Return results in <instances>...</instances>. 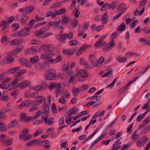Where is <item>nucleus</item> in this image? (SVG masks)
Instances as JSON below:
<instances>
[{
    "instance_id": "63",
    "label": "nucleus",
    "mask_w": 150,
    "mask_h": 150,
    "mask_svg": "<svg viewBox=\"0 0 150 150\" xmlns=\"http://www.w3.org/2000/svg\"><path fill=\"white\" fill-rule=\"evenodd\" d=\"M150 121V117H147L143 122V123L144 125H147L149 122Z\"/></svg>"
},
{
    "instance_id": "29",
    "label": "nucleus",
    "mask_w": 150,
    "mask_h": 150,
    "mask_svg": "<svg viewBox=\"0 0 150 150\" xmlns=\"http://www.w3.org/2000/svg\"><path fill=\"white\" fill-rule=\"evenodd\" d=\"M71 25L73 28H75L78 24V22L77 20L74 19L71 22Z\"/></svg>"
},
{
    "instance_id": "19",
    "label": "nucleus",
    "mask_w": 150,
    "mask_h": 150,
    "mask_svg": "<svg viewBox=\"0 0 150 150\" xmlns=\"http://www.w3.org/2000/svg\"><path fill=\"white\" fill-rule=\"evenodd\" d=\"M29 130L28 128H25L24 129L19 137L20 140H22L25 137V134L28 132Z\"/></svg>"
},
{
    "instance_id": "61",
    "label": "nucleus",
    "mask_w": 150,
    "mask_h": 150,
    "mask_svg": "<svg viewBox=\"0 0 150 150\" xmlns=\"http://www.w3.org/2000/svg\"><path fill=\"white\" fill-rule=\"evenodd\" d=\"M18 92L16 90L13 91L10 94L11 96H17L18 95Z\"/></svg>"
},
{
    "instance_id": "12",
    "label": "nucleus",
    "mask_w": 150,
    "mask_h": 150,
    "mask_svg": "<svg viewBox=\"0 0 150 150\" xmlns=\"http://www.w3.org/2000/svg\"><path fill=\"white\" fill-rule=\"evenodd\" d=\"M101 20L103 24H105L107 23L108 20V15L106 12L102 16Z\"/></svg>"
},
{
    "instance_id": "26",
    "label": "nucleus",
    "mask_w": 150,
    "mask_h": 150,
    "mask_svg": "<svg viewBox=\"0 0 150 150\" xmlns=\"http://www.w3.org/2000/svg\"><path fill=\"white\" fill-rule=\"evenodd\" d=\"M79 7L78 6L75 8V10H73V13H74V17L75 18H77L80 14V11H79Z\"/></svg>"
},
{
    "instance_id": "6",
    "label": "nucleus",
    "mask_w": 150,
    "mask_h": 150,
    "mask_svg": "<svg viewBox=\"0 0 150 150\" xmlns=\"http://www.w3.org/2000/svg\"><path fill=\"white\" fill-rule=\"evenodd\" d=\"M40 139H39L36 140H33L28 142L25 144V146L28 147L29 146H33L35 145L40 144Z\"/></svg>"
},
{
    "instance_id": "15",
    "label": "nucleus",
    "mask_w": 150,
    "mask_h": 150,
    "mask_svg": "<svg viewBox=\"0 0 150 150\" xmlns=\"http://www.w3.org/2000/svg\"><path fill=\"white\" fill-rule=\"evenodd\" d=\"M69 21L70 18L69 17L65 16L63 17L61 24L63 25H66L68 23Z\"/></svg>"
},
{
    "instance_id": "27",
    "label": "nucleus",
    "mask_w": 150,
    "mask_h": 150,
    "mask_svg": "<svg viewBox=\"0 0 150 150\" xmlns=\"http://www.w3.org/2000/svg\"><path fill=\"white\" fill-rule=\"evenodd\" d=\"M125 28V24L124 23H123L118 27L117 29L119 31L121 32L124 31Z\"/></svg>"
},
{
    "instance_id": "62",
    "label": "nucleus",
    "mask_w": 150,
    "mask_h": 150,
    "mask_svg": "<svg viewBox=\"0 0 150 150\" xmlns=\"http://www.w3.org/2000/svg\"><path fill=\"white\" fill-rule=\"evenodd\" d=\"M19 27V25L18 24H14L12 26V28L13 30H17Z\"/></svg>"
},
{
    "instance_id": "56",
    "label": "nucleus",
    "mask_w": 150,
    "mask_h": 150,
    "mask_svg": "<svg viewBox=\"0 0 150 150\" xmlns=\"http://www.w3.org/2000/svg\"><path fill=\"white\" fill-rule=\"evenodd\" d=\"M50 141L47 140H44L40 142L39 145L40 146H42L43 144H49Z\"/></svg>"
},
{
    "instance_id": "64",
    "label": "nucleus",
    "mask_w": 150,
    "mask_h": 150,
    "mask_svg": "<svg viewBox=\"0 0 150 150\" xmlns=\"http://www.w3.org/2000/svg\"><path fill=\"white\" fill-rule=\"evenodd\" d=\"M54 121V119L52 117L50 118L48 120H47V124L48 123L49 125H51Z\"/></svg>"
},
{
    "instance_id": "55",
    "label": "nucleus",
    "mask_w": 150,
    "mask_h": 150,
    "mask_svg": "<svg viewBox=\"0 0 150 150\" xmlns=\"http://www.w3.org/2000/svg\"><path fill=\"white\" fill-rule=\"evenodd\" d=\"M66 11V9L65 8H62L59 10L57 11V15H59L64 13Z\"/></svg>"
},
{
    "instance_id": "44",
    "label": "nucleus",
    "mask_w": 150,
    "mask_h": 150,
    "mask_svg": "<svg viewBox=\"0 0 150 150\" xmlns=\"http://www.w3.org/2000/svg\"><path fill=\"white\" fill-rule=\"evenodd\" d=\"M19 62L23 65L24 66V65L26 64V63H27L28 60L26 59L21 58L20 59Z\"/></svg>"
},
{
    "instance_id": "43",
    "label": "nucleus",
    "mask_w": 150,
    "mask_h": 150,
    "mask_svg": "<svg viewBox=\"0 0 150 150\" xmlns=\"http://www.w3.org/2000/svg\"><path fill=\"white\" fill-rule=\"evenodd\" d=\"M141 75H140L139 76H136V77H135V78H133L132 80H131V81H129L128 83H127V86H129L130 85L132 84L133 83H134L136 80Z\"/></svg>"
},
{
    "instance_id": "42",
    "label": "nucleus",
    "mask_w": 150,
    "mask_h": 150,
    "mask_svg": "<svg viewBox=\"0 0 150 150\" xmlns=\"http://www.w3.org/2000/svg\"><path fill=\"white\" fill-rule=\"evenodd\" d=\"M65 122L67 124H69L71 122V117L69 115L67 116L65 119Z\"/></svg>"
},
{
    "instance_id": "1",
    "label": "nucleus",
    "mask_w": 150,
    "mask_h": 150,
    "mask_svg": "<svg viewBox=\"0 0 150 150\" xmlns=\"http://www.w3.org/2000/svg\"><path fill=\"white\" fill-rule=\"evenodd\" d=\"M31 29V27L24 28L18 32V36L24 37L30 34V32L28 31V30Z\"/></svg>"
},
{
    "instance_id": "10",
    "label": "nucleus",
    "mask_w": 150,
    "mask_h": 150,
    "mask_svg": "<svg viewBox=\"0 0 150 150\" xmlns=\"http://www.w3.org/2000/svg\"><path fill=\"white\" fill-rule=\"evenodd\" d=\"M43 113L46 115L47 117H48L49 111V105L47 104L44 103L43 106Z\"/></svg>"
},
{
    "instance_id": "34",
    "label": "nucleus",
    "mask_w": 150,
    "mask_h": 150,
    "mask_svg": "<svg viewBox=\"0 0 150 150\" xmlns=\"http://www.w3.org/2000/svg\"><path fill=\"white\" fill-rule=\"evenodd\" d=\"M49 13L50 14V16L52 18H54L57 15V11L55 10L54 11H49Z\"/></svg>"
},
{
    "instance_id": "46",
    "label": "nucleus",
    "mask_w": 150,
    "mask_h": 150,
    "mask_svg": "<svg viewBox=\"0 0 150 150\" xmlns=\"http://www.w3.org/2000/svg\"><path fill=\"white\" fill-rule=\"evenodd\" d=\"M79 88H74L72 91V93L74 96H77L79 92Z\"/></svg>"
},
{
    "instance_id": "60",
    "label": "nucleus",
    "mask_w": 150,
    "mask_h": 150,
    "mask_svg": "<svg viewBox=\"0 0 150 150\" xmlns=\"http://www.w3.org/2000/svg\"><path fill=\"white\" fill-rule=\"evenodd\" d=\"M35 20L37 22H39L41 21L44 19V18L43 17H39L38 15H36L35 16Z\"/></svg>"
},
{
    "instance_id": "40",
    "label": "nucleus",
    "mask_w": 150,
    "mask_h": 150,
    "mask_svg": "<svg viewBox=\"0 0 150 150\" xmlns=\"http://www.w3.org/2000/svg\"><path fill=\"white\" fill-rule=\"evenodd\" d=\"M69 63L68 62L62 68V70L63 71H67L69 69Z\"/></svg>"
},
{
    "instance_id": "57",
    "label": "nucleus",
    "mask_w": 150,
    "mask_h": 150,
    "mask_svg": "<svg viewBox=\"0 0 150 150\" xmlns=\"http://www.w3.org/2000/svg\"><path fill=\"white\" fill-rule=\"evenodd\" d=\"M41 42L37 40H32L31 41L30 44L32 45L34 44H40Z\"/></svg>"
},
{
    "instance_id": "14",
    "label": "nucleus",
    "mask_w": 150,
    "mask_h": 150,
    "mask_svg": "<svg viewBox=\"0 0 150 150\" xmlns=\"http://www.w3.org/2000/svg\"><path fill=\"white\" fill-rule=\"evenodd\" d=\"M8 24L6 22V20L3 21L0 25L1 26H3V28L2 29V30L3 31H8V28H6L7 27Z\"/></svg>"
},
{
    "instance_id": "8",
    "label": "nucleus",
    "mask_w": 150,
    "mask_h": 150,
    "mask_svg": "<svg viewBox=\"0 0 150 150\" xmlns=\"http://www.w3.org/2000/svg\"><path fill=\"white\" fill-rule=\"evenodd\" d=\"M131 97V96L127 95L124 98V99L121 102L120 104V106L122 107L127 103L129 100V99Z\"/></svg>"
},
{
    "instance_id": "9",
    "label": "nucleus",
    "mask_w": 150,
    "mask_h": 150,
    "mask_svg": "<svg viewBox=\"0 0 150 150\" xmlns=\"http://www.w3.org/2000/svg\"><path fill=\"white\" fill-rule=\"evenodd\" d=\"M56 75L54 73H50L45 74V79L47 80H51L54 79L55 78Z\"/></svg>"
},
{
    "instance_id": "31",
    "label": "nucleus",
    "mask_w": 150,
    "mask_h": 150,
    "mask_svg": "<svg viewBox=\"0 0 150 150\" xmlns=\"http://www.w3.org/2000/svg\"><path fill=\"white\" fill-rule=\"evenodd\" d=\"M0 130L2 132L6 131V126L4 123L1 122H0Z\"/></svg>"
},
{
    "instance_id": "59",
    "label": "nucleus",
    "mask_w": 150,
    "mask_h": 150,
    "mask_svg": "<svg viewBox=\"0 0 150 150\" xmlns=\"http://www.w3.org/2000/svg\"><path fill=\"white\" fill-rule=\"evenodd\" d=\"M11 42L12 45H15L18 44H19L18 42V39H16L13 40L11 41Z\"/></svg>"
},
{
    "instance_id": "7",
    "label": "nucleus",
    "mask_w": 150,
    "mask_h": 150,
    "mask_svg": "<svg viewBox=\"0 0 150 150\" xmlns=\"http://www.w3.org/2000/svg\"><path fill=\"white\" fill-rule=\"evenodd\" d=\"M147 141V139L146 136L143 137L141 138L139 141L137 143V147L140 146L142 144H145Z\"/></svg>"
},
{
    "instance_id": "58",
    "label": "nucleus",
    "mask_w": 150,
    "mask_h": 150,
    "mask_svg": "<svg viewBox=\"0 0 150 150\" xmlns=\"http://www.w3.org/2000/svg\"><path fill=\"white\" fill-rule=\"evenodd\" d=\"M117 4V2L116 1H113L110 4V8H111L112 9H114L116 7V5Z\"/></svg>"
},
{
    "instance_id": "36",
    "label": "nucleus",
    "mask_w": 150,
    "mask_h": 150,
    "mask_svg": "<svg viewBox=\"0 0 150 150\" xmlns=\"http://www.w3.org/2000/svg\"><path fill=\"white\" fill-rule=\"evenodd\" d=\"M14 59V58H7L5 59H4L3 62L4 64H6L7 63H9L12 62Z\"/></svg>"
},
{
    "instance_id": "23",
    "label": "nucleus",
    "mask_w": 150,
    "mask_h": 150,
    "mask_svg": "<svg viewBox=\"0 0 150 150\" xmlns=\"http://www.w3.org/2000/svg\"><path fill=\"white\" fill-rule=\"evenodd\" d=\"M79 62L81 65H84L86 68H89V65H88L87 62H86L84 59H83V58L81 57V58Z\"/></svg>"
},
{
    "instance_id": "11",
    "label": "nucleus",
    "mask_w": 150,
    "mask_h": 150,
    "mask_svg": "<svg viewBox=\"0 0 150 150\" xmlns=\"http://www.w3.org/2000/svg\"><path fill=\"white\" fill-rule=\"evenodd\" d=\"M34 9V7L33 6H27L25 8V13L26 14H30Z\"/></svg>"
},
{
    "instance_id": "48",
    "label": "nucleus",
    "mask_w": 150,
    "mask_h": 150,
    "mask_svg": "<svg viewBox=\"0 0 150 150\" xmlns=\"http://www.w3.org/2000/svg\"><path fill=\"white\" fill-rule=\"evenodd\" d=\"M19 82L18 79L17 78L13 79V81L9 85L10 87L11 86L15 85L18 83Z\"/></svg>"
},
{
    "instance_id": "16",
    "label": "nucleus",
    "mask_w": 150,
    "mask_h": 150,
    "mask_svg": "<svg viewBox=\"0 0 150 150\" xmlns=\"http://www.w3.org/2000/svg\"><path fill=\"white\" fill-rule=\"evenodd\" d=\"M76 73L80 77H87L88 76L87 72H84L82 70H80L78 71H77Z\"/></svg>"
},
{
    "instance_id": "47",
    "label": "nucleus",
    "mask_w": 150,
    "mask_h": 150,
    "mask_svg": "<svg viewBox=\"0 0 150 150\" xmlns=\"http://www.w3.org/2000/svg\"><path fill=\"white\" fill-rule=\"evenodd\" d=\"M61 6L60 2H57L52 4L51 6L52 8H57Z\"/></svg>"
},
{
    "instance_id": "49",
    "label": "nucleus",
    "mask_w": 150,
    "mask_h": 150,
    "mask_svg": "<svg viewBox=\"0 0 150 150\" xmlns=\"http://www.w3.org/2000/svg\"><path fill=\"white\" fill-rule=\"evenodd\" d=\"M9 87V86L8 84H0V88H1L2 89H6Z\"/></svg>"
},
{
    "instance_id": "3",
    "label": "nucleus",
    "mask_w": 150,
    "mask_h": 150,
    "mask_svg": "<svg viewBox=\"0 0 150 150\" xmlns=\"http://www.w3.org/2000/svg\"><path fill=\"white\" fill-rule=\"evenodd\" d=\"M67 34L66 33L63 34H61L56 36V38L60 43H62L64 40L67 39Z\"/></svg>"
},
{
    "instance_id": "39",
    "label": "nucleus",
    "mask_w": 150,
    "mask_h": 150,
    "mask_svg": "<svg viewBox=\"0 0 150 150\" xmlns=\"http://www.w3.org/2000/svg\"><path fill=\"white\" fill-rule=\"evenodd\" d=\"M79 43V42L75 40H71L69 42V45L71 46L76 45Z\"/></svg>"
},
{
    "instance_id": "52",
    "label": "nucleus",
    "mask_w": 150,
    "mask_h": 150,
    "mask_svg": "<svg viewBox=\"0 0 150 150\" xmlns=\"http://www.w3.org/2000/svg\"><path fill=\"white\" fill-rule=\"evenodd\" d=\"M150 126H147V127L144 129L141 132L142 133L144 134L146 133L150 129Z\"/></svg>"
},
{
    "instance_id": "41",
    "label": "nucleus",
    "mask_w": 150,
    "mask_h": 150,
    "mask_svg": "<svg viewBox=\"0 0 150 150\" xmlns=\"http://www.w3.org/2000/svg\"><path fill=\"white\" fill-rule=\"evenodd\" d=\"M144 116L145 114L143 113L139 115L136 119V121L138 122L140 121Z\"/></svg>"
},
{
    "instance_id": "24",
    "label": "nucleus",
    "mask_w": 150,
    "mask_h": 150,
    "mask_svg": "<svg viewBox=\"0 0 150 150\" xmlns=\"http://www.w3.org/2000/svg\"><path fill=\"white\" fill-rule=\"evenodd\" d=\"M31 82L28 81H25L21 83L22 86L20 88L22 89L28 86L31 83Z\"/></svg>"
},
{
    "instance_id": "17",
    "label": "nucleus",
    "mask_w": 150,
    "mask_h": 150,
    "mask_svg": "<svg viewBox=\"0 0 150 150\" xmlns=\"http://www.w3.org/2000/svg\"><path fill=\"white\" fill-rule=\"evenodd\" d=\"M100 127L97 128L95 130L91 135H90L85 140V142L88 141L90 139H91L93 136H94L95 135V134H96L97 133V132H98L100 130Z\"/></svg>"
},
{
    "instance_id": "35",
    "label": "nucleus",
    "mask_w": 150,
    "mask_h": 150,
    "mask_svg": "<svg viewBox=\"0 0 150 150\" xmlns=\"http://www.w3.org/2000/svg\"><path fill=\"white\" fill-rule=\"evenodd\" d=\"M23 46L22 45L20 46V47L17 48L13 50L15 53V54H16L19 52H21L20 50L23 49Z\"/></svg>"
},
{
    "instance_id": "53",
    "label": "nucleus",
    "mask_w": 150,
    "mask_h": 150,
    "mask_svg": "<svg viewBox=\"0 0 150 150\" xmlns=\"http://www.w3.org/2000/svg\"><path fill=\"white\" fill-rule=\"evenodd\" d=\"M127 59V57H119L118 58V59H117V60L119 62L121 63L122 62L125 61Z\"/></svg>"
},
{
    "instance_id": "21",
    "label": "nucleus",
    "mask_w": 150,
    "mask_h": 150,
    "mask_svg": "<svg viewBox=\"0 0 150 150\" xmlns=\"http://www.w3.org/2000/svg\"><path fill=\"white\" fill-rule=\"evenodd\" d=\"M128 86H127V85H126L123 87L120 88L118 91L117 94L118 95H120L122 94L123 93L125 92V91L127 90Z\"/></svg>"
},
{
    "instance_id": "18",
    "label": "nucleus",
    "mask_w": 150,
    "mask_h": 150,
    "mask_svg": "<svg viewBox=\"0 0 150 150\" xmlns=\"http://www.w3.org/2000/svg\"><path fill=\"white\" fill-rule=\"evenodd\" d=\"M148 77L147 75H144L142 76L140 79L139 81L137 82L136 85L137 86H140L142 83H143L146 78Z\"/></svg>"
},
{
    "instance_id": "22",
    "label": "nucleus",
    "mask_w": 150,
    "mask_h": 150,
    "mask_svg": "<svg viewBox=\"0 0 150 150\" xmlns=\"http://www.w3.org/2000/svg\"><path fill=\"white\" fill-rule=\"evenodd\" d=\"M29 19L28 16L25 14H23L22 18L21 19V22L22 24H25L27 20Z\"/></svg>"
},
{
    "instance_id": "4",
    "label": "nucleus",
    "mask_w": 150,
    "mask_h": 150,
    "mask_svg": "<svg viewBox=\"0 0 150 150\" xmlns=\"http://www.w3.org/2000/svg\"><path fill=\"white\" fill-rule=\"evenodd\" d=\"M112 42H110L107 44V46L103 48V51L104 52H107L112 49L114 45L115 44L114 42L113 39H112Z\"/></svg>"
},
{
    "instance_id": "45",
    "label": "nucleus",
    "mask_w": 150,
    "mask_h": 150,
    "mask_svg": "<svg viewBox=\"0 0 150 150\" xmlns=\"http://www.w3.org/2000/svg\"><path fill=\"white\" fill-rule=\"evenodd\" d=\"M64 118L63 117H61L58 121L59 124L60 126H62L64 125Z\"/></svg>"
},
{
    "instance_id": "13",
    "label": "nucleus",
    "mask_w": 150,
    "mask_h": 150,
    "mask_svg": "<svg viewBox=\"0 0 150 150\" xmlns=\"http://www.w3.org/2000/svg\"><path fill=\"white\" fill-rule=\"evenodd\" d=\"M29 100H25L23 101L21 104L18 106V108L21 109L23 107H28L29 106Z\"/></svg>"
},
{
    "instance_id": "32",
    "label": "nucleus",
    "mask_w": 150,
    "mask_h": 150,
    "mask_svg": "<svg viewBox=\"0 0 150 150\" xmlns=\"http://www.w3.org/2000/svg\"><path fill=\"white\" fill-rule=\"evenodd\" d=\"M77 78V75H75L74 76H72L69 79V82L70 83L75 84V79Z\"/></svg>"
},
{
    "instance_id": "33",
    "label": "nucleus",
    "mask_w": 150,
    "mask_h": 150,
    "mask_svg": "<svg viewBox=\"0 0 150 150\" xmlns=\"http://www.w3.org/2000/svg\"><path fill=\"white\" fill-rule=\"evenodd\" d=\"M46 30L42 31V30H37L35 33L36 37L40 36L45 33L46 31Z\"/></svg>"
},
{
    "instance_id": "30",
    "label": "nucleus",
    "mask_w": 150,
    "mask_h": 150,
    "mask_svg": "<svg viewBox=\"0 0 150 150\" xmlns=\"http://www.w3.org/2000/svg\"><path fill=\"white\" fill-rule=\"evenodd\" d=\"M51 46V45H43L42 46V48L43 50L46 52H50L51 51L50 49Z\"/></svg>"
},
{
    "instance_id": "28",
    "label": "nucleus",
    "mask_w": 150,
    "mask_h": 150,
    "mask_svg": "<svg viewBox=\"0 0 150 150\" xmlns=\"http://www.w3.org/2000/svg\"><path fill=\"white\" fill-rule=\"evenodd\" d=\"M39 60V57L37 56L33 57L30 59V62L33 64L36 63Z\"/></svg>"
},
{
    "instance_id": "25",
    "label": "nucleus",
    "mask_w": 150,
    "mask_h": 150,
    "mask_svg": "<svg viewBox=\"0 0 150 150\" xmlns=\"http://www.w3.org/2000/svg\"><path fill=\"white\" fill-rule=\"evenodd\" d=\"M18 123L17 120H13L12 121L10 124H9L8 126V128H11L13 127H16V125H18Z\"/></svg>"
},
{
    "instance_id": "38",
    "label": "nucleus",
    "mask_w": 150,
    "mask_h": 150,
    "mask_svg": "<svg viewBox=\"0 0 150 150\" xmlns=\"http://www.w3.org/2000/svg\"><path fill=\"white\" fill-rule=\"evenodd\" d=\"M26 71V70L25 69H23L21 70L20 71L18 72L15 74V76L16 77H18L19 76L23 74Z\"/></svg>"
},
{
    "instance_id": "5",
    "label": "nucleus",
    "mask_w": 150,
    "mask_h": 150,
    "mask_svg": "<svg viewBox=\"0 0 150 150\" xmlns=\"http://www.w3.org/2000/svg\"><path fill=\"white\" fill-rule=\"evenodd\" d=\"M76 49L75 48L69 49L68 50H63V53L66 55L70 56L73 54Z\"/></svg>"
},
{
    "instance_id": "51",
    "label": "nucleus",
    "mask_w": 150,
    "mask_h": 150,
    "mask_svg": "<svg viewBox=\"0 0 150 150\" xmlns=\"http://www.w3.org/2000/svg\"><path fill=\"white\" fill-rule=\"evenodd\" d=\"M31 50H32L33 53L36 52H38V50L39 51L40 50V49H39L38 47L32 46L31 47Z\"/></svg>"
},
{
    "instance_id": "37",
    "label": "nucleus",
    "mask_w": 150,
    "mask_h": 150,
    "mask_svg": "<svg viewBox=\"0 0 150 150\" xmlns=\"http://www.w3.org/2000/svg\"><path fill=\"white\" fill-rule=\"evenodd\" d=\"M57 86V84L56 83L51 82L49 84V89L50 90H52L56 87Z\"/></svg>"
},
{
    "instance_id": "50",
    "label": "nucleus",
    "mask_w": 150,
    "mask_h": 150,
    "mask_svg": "<svg viewBox=\"0 0 150 150\" xmlns=\"http://www.w3.org/2000/svg\"><path fill=\"white\" fill-rule=\"evenodd\" d=\"M52 112L54 114H56L57 113V111L56 108V105L54 103H53L52 106Z\"/></svg>"
},
{
    "instance_id": "2",
    "label": "nucleus",
    "mask_w": 150,
    "mask_h": 150,
    "mask_svg": "<svg viewBox=\"0 0 150 150\" xmlns=\"http://www.w3.org/2000/svg\"><path fill=\"white\" fill-rule=\"evenodd\" d=\"M107 35H104L99 38L95 44L94 47H96L100 45L101 47L105 45V43H103L102 42L103 40L106 37Z\"/></svg>"
},
{
    "instance_id": "54",
    "label": "nucleus",
    "mask_w": 150,
    "mask_h": 150,
    "mask_svg": "<svg viewBox=\"0 0 150 150\" xmlns=\"http://www.w3.org/2000/svg\"><path fill=\"white\" fill-rule=\"evenodd\" d=\"M131 145L130 143L126 144L120 150H125V149H128L131 146Z\"/></svg>"
},
{
    "instance_id": "20",
    "label": "nucleus",
    "mask_w": 150,
    "mask_h": 150,
    "mask_svg": "<svg viewBox=\"0 0 150 150\" xmlns=\"http://www.w3.org/2000/svg\"><path fill=\"white\" fill-rule=\"evenodd\" d=\"M110 6L109 3H106L102 6L100 9V11H106L110 8Z\"/></svg>"
}]
</instances>
